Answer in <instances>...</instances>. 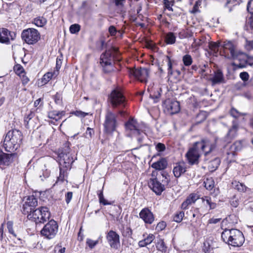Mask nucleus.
Masks as SVG:
<instances>
[{
	"instance_id": "6ab92c4d",
	"label": "nucleus",
	"mask_w": 253,
	"mask_h": 253,
	"mask_svg": "<svg viewBox=\"0 0 253 253\" xmlns=\"http://www.w3.org/2000/svg\"><path fill=\"white\" fill-rule=\"evenodd\" d=\"M140 217L145 223L151 224L154 220V216L148 208L143 209L139 213Z\"/></svg>"
},
{
	"instance_id": "1a4fd4ad",
	"label": "nucleus",
	"mask_w": 253,
	"mask_h": 253,
	"mask_svg": "<svg viewBox=\"0 0 253 253\" xmlns=\"http://www.w3.org/2000/svg\"><path fill=\"white\" fill-rule=\"evenodd\" d=\"M21 38L26 43L34 44L39 41L41 36L37 30L34 28H28L22 31Z\"/></svg>"
},
{
	"instance_id": "7ed1b4c3",
	"label": "nucleus",
	"mask_w": 253,
	"mask_h": 253,
	"mask_svg": "<svg viewBox=\"0 0 253 253\" xmlns=\"http://www.w3.org/2000/svg\"><path fill=\"white\" fill-rule=\"evenodd\" d=\"M117 50L114 48H111L103 53L100 56V63L105 73H110L114 71V60L119 61L120 59L116 58Z\"/></svg>"
},
{
	"instance_id": "8fccbe9b",
	"label": "nucleus",
	"mask_w": 253,
	"mask_h": 253,
	"mask_svg": "<svg viewBox=\"0 0 253 253\" xmlns=\"http://www.w3.org/2000/svg\"><path fill=\"white\" fill-rule=\"evenodd\" d=\"M14 70L18 75L24 73V69L23 67L20 64H17L14 67Z\"/></svg>"
},
{
	"instance_id": "774afa93",
	"label": "nucleus",
	"mask_w": 253,
	"mask_h": 253,
	"mask_svg": "<svg viewBox=\"0 0 253 253\" xmlns=\"http://www.w3.org/2000/svg\"><path fill=\"white\" fill-rule=\"evenodd\" d=\"M109 32L111 35L115 36L117 33V30L116 28L114 26H111L109 28Z\"/></svg>"
},
{
	"instance_id": "5701e85b",
	"label": "nucleus",
	"mask_w": 253,
	"mask_h": 253,
	"mask_svg": "<svg viewBox=\"0 0 253 253\" xmlns=\"http://www.w3.org/2000/svg\"><path fill=\"white\" fill-rule=\"evenodd\" d=\"M210 80L211 82L212 85L223 83L224 81L223 74L220 70H218L214 73L213 77L211 78Z\"/></svg>"
},
{
	"instance_id": "9d476101",
	"label": "nucleus",
	"mask_w": 253,
	"mask_h": 253,
	"mask_svg": "<svg viewBox=\"0 0 253 253\" xmlns=\"http://www.w3.org/2000/svg\"><path fill=\"white\" fill-rule=\"evenodd\" d=\"M58 229V224L54 220H49L41 231V234L45 238L51 239L56 235Z\"/></svg>"
},
{
	"instance_id": "ddd939ff",
	"label": "nucleus",
	"mask_w": 253,
	"mask_h": 253,
	"mask_svg": "<svg viewBox=\"0 0 253 253\" xmlns=\"http://www.w3.org/2000/svg\"><path fill=\"white\" fill-rule=\"evenodd\" d=\"M106 240L111 249L118 250L121 246L120 236L115 231L110 230L106 234Z\"/></svg>"
},
{
	"instance_id": "f3484780",
	"label": "nucleus",
	"mask_w": 253,
	"mask_h": 253,
	"mask_svg": "<svg viewBox=\"0 0 253 253\" xmlns=\"http://www.w3.org/2000/svg\"><path fill=\"white\" fill-rule=\"evenodd\" d=\"M131 73L141 82H146L149 76V70L146 68L135 69L131 71Z\"/></svg>"
},
{
	"instance_id": "864d4df0",
	"label": "nucleus",
	"mask_w": 253,
	"mask_h": 253,
	"mask_svg": "<svg viewBox=\"0 0 253 253\" xmlns=\"http://www.w3.org/2000/svg\"><path fill=\"white\" fill-rule=\"evenodd\" d=\"M167 59H168V75H172L173 73L172 71V63L170 60V59L169 56H167Z\"/></svg>"
},
{
	"instance_id": "58836bf2",
	"label": "nucleus",
	"mask_w": 253,
	"mask_h": 253,
	"mask_svg": "<svg viewBox=\"0 0 253 253\" xmlns=\"http://www.w3.org/2000/svg\"><path fill=\"white\" fill-rule=\"evenodd\" d=\"M156 248L158 250L162 252H165L167 250V247L162 239H160L156 244Z\"/></svg>"
},
{
	"instance_id": "c9c22d12",
	"label": "nucleus",
	"mask_w": 253,
	"mask_h": 253,
	"mask_svg": "<svg viewBox=\"0 0 253 253\" xmlns=\"http://www.w3.org/2000/svg\"><path fill=\"white\" fill-rule=\"evenodd\" d=\"M203 202H206V205H208L210 209H214L216 208V204L211 201V198L208 196L202 198Z\"/></svg>"
},
{
	"instance_id": "20e7f679",
	"label": "nucleus",
	"mask_w": 253,
	"mask_h": 253,
	"mask_svg": "<svg viewBox=\"0 0 253 253\" xmlns=\"http://www.w3.org/2000/svg\"><path fill=\"white\" fill-rule=\"evenodd\" d=\"M58 161L59 166L71 168V165L74 161L70 152L69 143H65L63 147L59 149Z\"/></svg>"
},
{
	"instance_id": "473e14b6",
	"label": "nucleus",
	"mask_w": 253,
	"mask_h": 253,
	"mask_svg": "<svg viewBox=\"0 0 253 253\" xmlns=\"http://www.w3.org/2000/svg\"><path fill=\"white\" fill-rule=\"evenodd\" d=\"M221 44L219 42H210L209 44L210 49L213 52V54H217L219 47H221Z\"/></svg>"
},
{
	"instance_id": "4c0bfd02",
	"label": "nucleus",
	"mask_w": 253,
	"mask_h": 253,
	"mask_svg": "<svg viewBox=\"0 0 253 253\" xmlns=\"http://www.w3.org/2000/svg\"><path fill=\"white\" fill-rule=\"evenodd\" d=\"M182 61L185 66H189L193 62L191 56L189 54H186L182 57Z\"/></svg>"
},
{
	"instance_id": "a18cd8bd",
	"label": "nucleus",
	"mask_w": 253,
	"mask_h": 253,
	"mask_svg": "<svg viewBox=\"0 0 253 253\" xmlns=\"http://www.w3.org/2000/svg\"><path fill=\"white\" fill-rule=\"evenodd\" d=\"M230 115L235 118H237L241 116L245 115V114L239 112L236 109L232 108L230 112Z\"/></svg>"
},
{
	"instance_id": "39448f33",
	"label": "nucleus",
	"mask_w": 253,
	"mask_h": 253,
	"mask_svg": "<svg viewBox=\"0 0 253 253\" xmlns=\"http://www.w3.org/2000/svg\"><path fill=\"white\" fill-rule=\"evenodd\" d=\"M220 52L222 55L229 59H235L239 55L243 53L238 50L235 42L230 41H224L221 45Z\"/></svg>"
},
{
	"instance_id": "6e6552de",
	"label": "nucleus",
	"mask_w": 253,
	"mask_h": 253,
	"mask_svg": "<svg viewBox=\"0 0 253 253\" xmlns=\"http://www.w3.org/2000/svg\"><path fill=\"white\" fill-rule=\"evenodd\" d=\"M118 125L117 116L110 111H107L103 123L104 132L106 134H112L116 131Z\"/></svg>"
},
{
	"instance_id": "72a5a7b5",
	"label": "nucleus",
	"mask_w": 253,
	"mask_h": 253,
	"mask_svg": "<svg viewBox=\"0 0 253 253\" xmlns=\"http://www.w3.org/2000/svg\"><path fill=\"white\" fill-rule=\"evenodd\" d=\"M47 22L46 19L43 17H39L34 20V23L38 27H43Z\"/></svg>"
},
{
	"instance_id": "bb28decb",
	"label": "nucleus",
	"mask_w": 253,
	"mask_h": 253,
	"mask_svg": "<svg viewBox=\"0 0 253 253\" xmlns=\"http://www.w3.org/2000/svg\"><path fill=\"white\" fill-rule=\"evenodd\" d=\"M65 111H57L54 110L48 113V117L57 122L61 119L65 115Z\"/></svg>"
},
{
	"instance_id": "c85d7f7f",
	"label": "nucleus",
	"mask_w": 253,
	"mask_h": 253,
	"mask_svg": "<svg viewBox=\"0 0 253 253\" xmlns=\"http://www.w3.org/2000/svg\"><path fill=\"white\" fill-rule=\"evenodd\" d=\"M167 166V163L164 159H161L159 161L154 163L152 165V167L157 170L164 169Z\"/></svg>"
},
{
	"instance_id": "c756f323",
	"label": "nucleus",
	"mask_w": 253,
	"mask_h": 253,
	"mask_svg": "<svg viewBox=\"0 0 253 253\" xmlns=\"http://www.w3.org/2000/svg\"><path fill=\"white\" fill-rule=\"evenodd\" d=\"M232 187L240 192H245L247 187L243 183L234 180L232 182Z\"/></svg>"
},
{
	"instance_id": "dca6fc26",
	"label": "nucleus",
	"mask_w": 253,
	"mask_h": 253,
	"mask_svg": "<svg viewBox=\"0 0 253 253\" xmlns=\"http://www.w3.org/2000/svg\"><path fill=\"white\" fill-rule=\"evenodd\" d=\"M22 133L19 130L12 129L9 130L5 136V139L8 140V141L11 140L13 143H15V144H17L19 146L22 139Z\"/></svg>"
},
{
	"instance_id": "603ef678",
	"label": "nucleus",
	"mask_w": 253,
	"mask_h": 253,
	"mask_svg": "<svg viewBox=\"0 0 253 253\" xmlns=\"http://www.w3.org/2000/svg\"><path fill=\"white\" fill-rule=\"evenodd\" d=\"M245 48L248 50L251 51L253 49V40H246V43L245 44Z\"/></svg>"
},
{
	"instance_id": "49530a36",
	"label": "nucleus",
	"mask_w": 253,
	"mask_h": 253,
	"mask_svg": "<svg viewBox=\"0 0 253 253\" xmlns=\"http://www.w3.org/2000/svg\"><path fill=\"white\" fill-rule=\"evenodd\" d=\"M99 199V202L100 204H102L104 205H110L111 203L107 202L106 199L103 197V192L100 191L99 193L98 194Z\"/></svg>"
},
{
	"instance_id": "ea45409f",
	"label": "nucleus",
	"mask_w": 253,
	"mask_h": 253,
	"mask_svg": "<svg viewBox=\"0 0 253 253\" xmlns=\"http://www.w3.org/2000/svg\"><path fill=\"white\" fill-rule=\"evenodd\" d=\"M184 216V212L183 211L177 212L173 216V220L176 222H180Z\"/></svg>"
},
{
	"instance_id": "aec40b11",
	"label": "nucleus",
	"mask_w": 253,
	"mask_h": 253,
	"mask_svg": "<svg viewBox=\"0 0 253 253\" xmlns=\"http://www.w3.org/2000/svg\"><path fill=\"white\" fill-rule=\"evenodd\" d=\"M186 169L185 163L183 162H180L176 164V166L173 169V173L176 177H179L186 171Z\"/></svg>"
},
{
	"instance_id": "6e6d98bb",
	"label": "nucleus",
	"mask_w": 253,
	"mask_h": 253,
	"mask_svg": "<svg viewBox=\"0 0 253 253\" xmlns=\"http://www.w3.org/2000/svg\"><path fill=\"white\" fill-rule=\"evenodd\" d=\"M247 10L251 14H253V0H251L248 2Z\"/></svg>"
},
{
	"instance_id": "4be33fe9",
	"label": "nucleus",
	"mask_w": 253,
	"mask_h": 253,
	"mask_svg": "<svg viewBox=\"0 0 253 253\" xmlns=\"http://www.w3.org/2000/svg\"><path fill=\"white\" fill-rule=\"evenodd\" d=\"M167 108L169 113L174 114L180 110V105L177 101H169L167 104Z\"/></svg>"
},
{
	"instance_id": "412c9836",
	"label": "nucleus",
	"mask_w": 253,
	"mask_h": 253,
	"mask_svg": "<svg viewBox=\"0 0 253 253\" xmlns=\"http://www.w3.org/2000/svg\"><path fill=\"white\" fill-rule=\"evenodd\" d=\"M199 199V196L196 193H191L186 199L182 203L181 205V208L182 209H186L187 207L194 203L198 199Z\"/></svg>"
},
{
	"instance_id": "bf43d9fd",
	"label": "nucleus",
	"mask_w": 253,
	"mask_h": 253,
	"mask_svg": "<svg viewBox=\"0 0 253 253\" xmlns=\"http://www.w3.org/2000/svg\"><path fill=\"white\" fill-rule=\"evenodd\" d=\"M115 5L118 7H123L126 0H114Z\"/></svg>"
},
{
	"instance_id": "79ce46f5",
	"label": "nucleus",
	"mask_w": 253,
	"mask_h": 253,
	"mask_svg": "<svg viewBox=\"0 0 253 253\" xmlns=\"http://www.w3.org/2000/svg\"><path fill=\"white\" fill-rule=\"evenodd\" d=\"M165 7L169 10L173 11L172 6L173 5L174 0H164Z\"/></svg>"
},
{
	"instance_id": "423d86ee",
	"label": "nucleus",
	"mask_w": 253,
	"mask_h": 253,
	"mask_svg": "<svg viewBox=\"0 0 253 253\" xmlns=\"http://www.w3.org/2000/svg\"><path fill=\"white\" fill-rule=\"evenodd\" d=\"M50 212L46 207H41L36 209L32 213L29 215V218L31 219L36 224H43L49 220Z\"/></svg>"
},
{
	"instance_id": "0eeeda50",
	"label": "nucleus",
	"mask_w": 253,
	"mask_h": 253,
	"mask_svg": "<svg viewBox=\"0 0 253 253\" xmlns=\"http://www.w3.org/2000/svg\"><path fill=\"white\" fill-rule=\"evenodd\" d=\"M162 180L159 179L158 178H150L148 181L149 187L157 195H161L170 181L169 179L166 175L162 174Z\"/></svg>"
},
{
	"instance_id": "393cba45",
	"label": "nucleus",
	"mask_w": 253,
	"mask_h": 253,
	"mask_svg": "<svg viewBox=\"0 0 253 253\" xmlns=\"http://www.w3.org/2000/svg\"><path fill=\"white\" fill-rule=\"evenodd\" d=\"M238 130V123L236 121H233L232 127L229 129L226 135L227 140H229L234 138L237 135Z\"/></svg>"
},
{
	"instance_id": "3c124183",
	"label": "nucleus",
	"mask_w": 253,
	"mask_h": 253,
	"mask_svg": "<svg viewBox=\"0 0 253 253\" xmlns=\"http://www.w3.org/2000/svg\"><path fill=\"white\" fill-rule=\"evenodd\" d=\"M86 244L90 249H93L98 243V240L94 241L90 239H87Z\"/></svg>"
},
{
	"instance_id": "13d9d810",
	"label": "nucleus",
	"mask_w": 253,
	"mask_h": 253,
	"mask_svg": "<svg viewBox=\"0 0 253 253\" xmlns=\"http://www.w3.org/2000/svg\"><path fill=\"white\" fill-rule=\"evenodd\" d=\"M156 148L159 152H163L165 150L166 147L164 144L158 143L156 146Z\"/></svg>"
},
{
	"instance_id": "f257e3e1",
	"label": "nucleus",
	"mask_w": 253,
	"mask_h": 253,
	"mask_svg": "<svg viewBox=\"0 0 253 253\" xmlns=\"http://www.w3.org/2000/svg\"><path fill=\"white\" fill-rule=\"evenodd\" d=\"M214 147V144L211 143L208 139H204L201 141L194 143L193 147L186 154L188 163L192 165L197 164L199 158L203 153L206 156Z\"/></svg>"
},
{
	"instance_id": "7c9ffc66",
	"label": "nucleus",
	"mask_w": 253,
	"mask_h": 253,
	"mask_svg": "<svg viewBox=\"0 0 253 253\" xmlns=\"http://www.w3.org/2000/svg\"><path fill=\"white\" fill-rule=\"evenodd\" d=\"M165 40L167 44H172L175 42L176 37L173 33L169 32L166 35Z\"/></svg>"
},
{
	"instance_id": "09e8293b",
	"label": "nucleus",
	"mask_w": 253,
	"mask_h": 253,
	"mask_svg": "<svg viewBox=\"0 0 253 253\" xmlns=\"http://www.w3.org/2000/svg\"><path fill=\"white\" fill-rule=\"evenodd\" d=\"M80 30V26L79 24H73L70 27V31L72 34H76L78 33Z\"/></svg>"
},
{
	"instance_id": "f704fd0d",
	"label": "nucleus",
	"mask_w": 253,
	"mask_h": 253,
	"mask_svg": "<svg viewBox=\"0 0 253 253\" xmlns=\"http://www.w3.org/2000/svg\"><path fill=\"white\" fill-rule=\"evenodd\" d=\"M206 119V115L205 112L201 111L196 116L195 118V123L199 124L204 122Z\"/></svg>"
},
{
	"instance_id": "e433bc0d",
	"label": "nucleus",
	"mask_w": 253,
	"mask_h": 253,
	"mask_svg": "<svg viewBox=\"0 0 253 253\" xmlns=\"http://www.w3.org/2000/svg\"><path fill=\"white\" fill-rule=\"evenodd\" d=\"M205 188L208 190H211L214 186V181L212 178H207L204 181Z\"/></svg>"
},
{
	"instance_id": "37998d69",
	"label": "nucleus",
	"mask_w": 253,
	"mask_h": 253,
	"mask_svg": "<svg viewBox=\"0 0 253 253\" xmlns=\"http://www.w3.org/2000/svg\"><path fill=\"white\" fill-rule=\"evenodd\" d=\"M231 148L234 151H240L242 148V143L240 141H236L232 145Z\"/></svg>"
},
{
	"instance_id": "338daca9",
	"label": "nucleus",
	"mask_w": 253,
	"mask_h": 253,
	"mask_svg": "<svg viewBox=\"0 0 253 253\" xmlns=\"http://www.w3.org/2000/svg\"><path fill=\"white\" fill-rule=\"evenodd\" d=\"M74 114L78 116V117H84L87 115H88V113L82 112L81 111H76L74 113Z\"/></svg>"
},
{
	"instance_id": "680f3d73",
	"label": "nucleus",
	"mask_w": 253,
	"mask_h": 253,
	"mask_svg": "<svg viewBox=\"0 0 253 253\" xmlns=\"http://www.w3.org/2000/svg\"><path fill=\"white\" fill-rule=\"evenodd\" d=\"M73 197V193L72 192H68L65 195V201L67 204H69Z\"/></svg>"
},
{
	"instance_id": "052dcab7",
	"label": "nucleus",
	"mask_w": 253,
	"mask_h": 253,
	"mask_svg": "<svg viewBox=\"0 0 253 253\" xmlns=\"http://www.w3.org/2000/svg\"><path fill=\"white\" fill-rule=\"evenodd\" d=\"M230 203L233 207L236 208L238 206V199L234 196L230 200Z\"/></svg>"
},
{
	"instance_id": "a211bd4d",
	"label": "nucleus",
	"mask_w": 253,
	"mask_h": 253,
	"mask_svg": "<svg viewBox=\"0 0 253 253\" xmlns=\"http://www.w3.org/2000/svg\"><path fill=\"white\" fill-rule=\"evenodd\" d=\"M127 130H129L134 135H139L142 131L138 128V124L136 120L130 118L125 124Z\"/></svg>"
},
{
	"instance_id": "b1692460",
	"label": "nucleus",
	"mask_w": 253,
	"mask_h": 253,
	"mask_svg": "<svg viewBox=\"0 0 253 253\" xmlns=\"http://www.w3.org/2000/svg\"><path fill=\"white\" fill-rule=\"evenodd\" d=\"M3 146L6 151L11 153H14V151L19 147V145L15 144V143H13L11 140L8 141V140H6L5 137L4 139Z\"/></svg>"
},
{
	"instance_id": "4d7b16f0",
	"label": "nucleus",
	"mask_w": 253,
	"mask_h": 253,
	"mask_svg": "<svg viewBox=\"0 0 253 253\" xmlns=\"http://www.w3.org/2000/svg\"><path fill=\"white\" fill-rule=\"evenodd\" d=\"M35 116V113L30 111V113L24 118V122L27 123L26 125L28 124L29 121L32 119Z\"/></svg>"
},
{
	"instance_id": "5fc2aeb1",
	"label": "nucleus",
	"mask_w": 253,
	"mask_h": 253,
	"mask_svg": "<svg viewBox=\"0 0 253 253\" xmlns=\"http://www.w3.org/2000/svg\"><path fill=\"white\" fill-rule=\"evenodd\" d=\"M240 77L243 81L245 82L248 80L249 75L247 72H243L240 74Z\"/></svg>"
},
{
	"instance_id": "9b49d317",
	"label": "nucleus",
	"mask_w": 253,
	"mask_h": 253,
	"mask_svg": "<svg viewBox=\"0 0 253 253\" xmlns=\"http://www.w3.org/2000/svg\"><path fill=\"white\" fill-rule=\"evenodd\" d=\"M109 100L114 108L125 106L126 98L122 92L118 89H114L112 91Z\"/></svg>"
},
{
	"instance_id": "2eb2a0df",
	"label": "nucleus",
	"mask_w": 253,
	"mask_h": 253,
	"mask_svg": "<svg viewBox=\"0 0 253 253\" xmlns=\"http://www.w3.org/2000/svg\"><path fill=\"white\" fill-rule=\"evenodd\" d=\"M18 159V155L16 153L6 154L2 150L0 151V165L9 166L13 162Z\"/></svg>"
},
{
	"instance_id": "f8f14e48",
	"label": "nucleus",
	"mask_w": 253,
	"mask_h": 253,
	"mask_svg": "<svg viewBox=\"0 0 253 253\" xmlns=\"http://www.w3.org/2000/svg\"><path fill=\"white\" fill-rule=\"evenodd\" d=\"M38 206V199L33 195L28 196L23 205L22 212L24 214L29 215L35 211L36 207Z\"/></svg>"
},
{
	"instance_id": "e2e57ef3",
	"label": "nucleus",
	"mask_w": 253,
	"mask_h": 253,
	"mask_svg": "<svg viewBox=\"0 0 253 253\" xmlns=\"http://www.w3.org/2000/svg\"><path fill=\"white\" fill-rule=\"evenodd\" d=\"M246 62L247 64H249L250 66L253 65V56L249 55H246Z\"/></svg>"
},
{
	"instance_id": "cd10ccee",
	"label": "nucleus",
	"mask_w": 253,
	"mask_h": 253,
	"mask_svg": "<svg viewBox=\"0 0 253 253\" xmlns=\"http://www.w3.org/2000/svg\"><path fill=\"white\" fill-rule=\"evenodd\" d=\"M155 236L152 234H149L147 237L144 239L139 241L138 246L140 248L146 247L150 245L155 239Z\"/></svg>"
},
{
	"instance_id": "a878e982",
	"label": "nucleus",
	"mask_w": 253,
	"mask_h": 253,
	"mask_svg": "<svg viewBox=\"0 0 253 253\" xmlns=\"http://www.w3.org/2000/svg\"><path fill=\"white\" fill-rule=\"evenodd\" d=\"M71 168H67L59 166V175L57 177V179L56 183H63L64 181H65L66 178L67 177V172Z\"/></svg>"
},
{
	"instance_id": "0e129e2a",
	"label": "nucleus",
	"mask_w": 253,
	"mask_h": 253,
	"mask_svg": "<svg viewBox=\"0 0 253 253\" xmlns=\"http://www.w3.org/2000/svg\"><path fill=\"white\" fill-rule=\"evenodd\" d=\"M166 223L164 221H162V222H159L157 226H156V228L158 230H163L164 229H165V228L166 227Z\"/></svg>"
},
{
	"instance_id": "2f4dec72",
	"label": "nucleus",
	"mask_w": 253,
	"mask_h": 253,
	"mask_svg": "<svg viewBox=\"0 0 253 253\" xmlns=\"http://www.w3.org/2000/svg\"><path fill=\"white\" fill-rule=\"evenodd\" d=\"M220 164V160L218 158H214L209 163L208 167L211 171L215 170Z\"/></svg>"
},
{
	"instance_id": "f03ea898",
	"label": "nucleus",
	"mask_w": 253,
	"mask_h": 253,
	"mask_svg": "<svg viewBox=\"0 0 253 253\" xmlns=\"http://www.w3.org/2000/svg\"><path fill=\"white\" fill-rule=\"evenodd\" d=\"M223 241L229 245L240 247L244 243L245 238L241 231L237 229H225L221 234Z\"/></svg>"
},
{
	"instance_id": "4468645a",
	"label": "nucleus",
	"mask_w": 253,
	"mask_h": 253,
	"mask_svg": "<svg viewBox=\"0 0 253 253\" xmlns=\"http://www.w3.org/2000/svg\"><path fill=\"white\" fill-rule=\"evenodd\" d=\"M16 38V34L13 32H10L5 28L0 29V42L9 44L10 39L13 41Z\"/></svg>"
},
{
	"instance_id": "69168bd1",
	"label": "nucleus",
	"mask_w": 253,
	"mask_h": 253,
	"mask_svg": "<svg viewBox=\"0 0 253 253\" xmlns=\"http://www.w3.org/2000/svg\"><path fill=\"white\" fill-rule=\"evenodd\" d=\"M201 2L199 1H197L195 3L192 10L191 11L192 13H195L198 11V7L200 5Z\"/></svg>"
},
{
	"instance_id": "de8ad7c7",
	"label": "nucleus",
	"mask_w": 253,
	"mask_h": 253,
	"mask_svg": "<svg viewBox=\"0 0 253 253\" xmlns=\"http://www.w3.org/2000/svg\"><path fill=\"white\" fill-rule=\"evenodd\" d=\"M13 222L12 221H8L7 222V223H6L7 228L8 229V230L9 233L12 234L14 237H16V235L14 233V231L13 230Z\"/></svg>"
},
{
	"instance_id": "a19ab883",
	"label": "nucleus",
	"mask_w": 253,
	"mask_h": 253,
	"mask_svg": "<svg viewBox=\"0 0 253 253\" xmlns=\"http://www.w3.org/2000/svg\"><path fill=\"white\" fill-rule=\"evenodd\" d=\"M53 74L51 72H48L45 74L42 79V82L44 84L47 83L52 78Z\"/></svg>"
},
{
	"instance_id": "c03bdc74",
	"label": "nucleus",
	"mask_w": 253,
	"mask_h": 253,
	"mask_svg": "<svg viewBox=\"0 0 253 253\" xmlns=\"http://www.w3.org/2000/svg\"><path fill=\"white\" fill-rule=\"evenodd\" d=\"M213 247L210 244L209 241H207L204 243V246L203 250L205 253H210L211 249H212Z\"/></svg>"
}]
</instances>
